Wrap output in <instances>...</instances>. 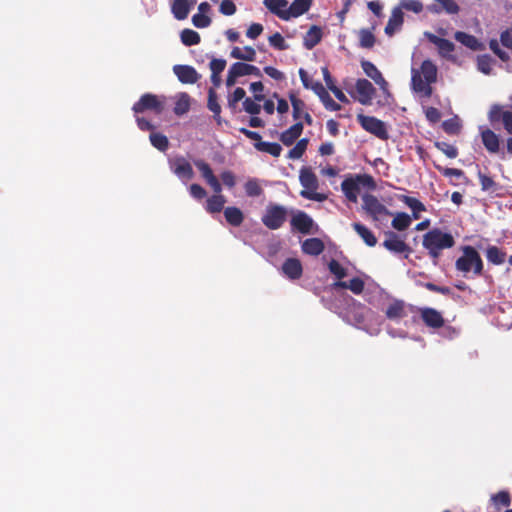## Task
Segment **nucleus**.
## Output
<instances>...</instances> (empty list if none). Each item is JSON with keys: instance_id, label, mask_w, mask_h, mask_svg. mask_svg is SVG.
I'll use <instances>...</instances> for the list:
<instances>
[{"instance_id": "nucleus-1", "label": "nucleus", "mask_w": 512, "mask_h": 512, "mask_svg": "<svg viewBox=\"0 0 512 512\" xmlns=\"http://www.w3.org/2000/svg\"><path fill=\"white\" fill-rule=\"evenodd\" d=\"M462 255L455 262V269L465 278L482 276L484 263L479 252L470 245L460 247Z\"/></svg>"}, {"instance_id": "nucleus-2", "label": "nucleus", "mask_w": 512, "mask_h": 512, "mask_svg": "<svg viewBox=\"0 0 512 512\" xmlns=\"http://www.w3.org/2000/svg\"><path fill=\"white\" fill-rule=\"evenodd\" d=\"M437 66L429 59L424 60L420 70L412 69L411 86L413 91L422 93L425 97H431V84L437 81Z\"/></svg>"}, {"instance_id": "nucleus-3", "label": "nucleus", "mask_w": 512, "mask_h": 512, "mask_svg": "<svg viewBox=\"0 0 512 512\" xmlns=\"http://www.w3.org/2000/svg\"><path fill=\"white\" fill-rule=\"evenodd\" d=\"M422 245L431 258L438 259L444 249L455 245V239L451 233L433 228L423 235Z\"/></svg>"}, {"instance_id": "nucleus-4", "label": "nucleus", "mask_w": 512, "mask_h": 512, "mask_svg": "<svg viewBox=\"0 0 512 512\" xmlns=\"http://www.w3.org/2000/svg\"><path fill=\"white\" fill-rule=\"evenodd\" d=\"M361 186L373 190L376 188V183L374 178L369 174H358L354 177L351 176L345 178L341 183L342 192L345 197L353 203H356L358 200V194Z\"/></svg>"}, {"instance_id": "nucleus-5", "label": "nucleus", "mask_w": 512, "mask_h": 512, "mask_svg": "<svg viewBox=\"0 0 512 512\" xmlns=\"http://www.w3.org/2000/svg\"><path fill=\"white\" fill-rule=\"evenodd\" d=\"M300 183L305 188L300 192V195L309 200L321 202L326 199V196L321 193H317L318 179L315 173L310 168H302L300 170Z\"/></svg>"}, {"instance_id": "nucleus-6", "label": "nucleus", "mask_w": 512, "mask_h": 512, "mask_svg": "<svg viewBox=\"0 0 512 512\" xmlns=\"http://www.w3.org/2000/svg\"><path fill=\"white\" fill-rule=\"evenodd\" d=\"M165 96H158L152 93L143 94L140 99L134 103L132 110L134 113L139 114L145 111H152L160 115L165 109Z\"/></svg>"}, {"instance_id": "nucleus-7", "label": "nucleus", "mask_w": 512, "mask_h": 512, "mask_svg": "<svg viewBox=\"0 0 512 512\" xmlns=\"http://www.w3.org/2000/svg\"><path fill=\"white\" fill-rule=\"evenodd\" d=\"M288 211L284 206L269 204L262 216V223L270 230H277L282 227L287 219Z\"/></svg>"}, {"instance_id": "nucleus-8", "label": "nucleus", "mask_w": 512, "mask_h": 512, "mask_svg": "<svg viewBox=\"0 0 512 512\" xmlns=\"http://www.w3.org/2000/svg\"><path fill=\"white\" fill-rule=\"evenodd\" d=\"M357 121L365 131L373 134L377 138L381 140H387L389 138L385 123L382 120L374 116L358 114Z\"/></svg>"}, {"instance_id": "nucleus-9", "label": "nucleus", "mask_w": 512, "mask_h": 512, "mask_svg": "<svg viewBox=\"0 0 512 512\" xmlns=\"http://www.w3.org/2000/svg\"><path fill=\"white\" fill-rule=\"evenodd\" d=\"M386 239L383 241V246L393 254L404 255L407 259L412 252L411 247L395 232L388 231L385 233Z\"/></svg>"}, {"instance_id": "nucleus-10", "label": "nucleus", "mask_w": 512, "mask_h": 512, "mask_svg": "<svg viewBox=\"0 0 512 512\" xmlns=\"http://www.w3.org/2000/svg\"><path fill=\"white\" fill-rule=\"evenodd\" d=\"M363 205L362 208L365 212L374 220H379L380 215H390V211L385 205H383L376 196L371 194H365L362 197Z\"/></svg>"}, {"instance_id": "nucleus-11", "label": "nucleus", "mask_w": 512, "mask_h": 512, "mask_svg": "<svg viewBox=\"0 0 512 512\" xmlns=\"http://www.w3.org/2000/svg\"><path fill=\"white\" fill-rule=\"evenodd\" d=\"M424 36L430 43L434 44L437 47L438 53L441 57L446 59L453 58V56L451 55V53L455 50V45L453 42L445 38L439 37L431 32H425Z\"/></svg>"}, {"instance_id": "nucleus-12", "label": "nucleus", "mask_w": 512, "mask_h": 512, "mask_svg": "<svg viewBox=\"0 0 512 512\" xmlns=\"http://www.w3.org/2000/svg\"><path fill=\"white\" fill-rule=\"evenodd\" d=\"M173 72L183 84H195L201 77L196 69L189 65H175Z\"/></svg>"}, {"instance_id": "nucleus-13", "label": "nucleus", "mask_w": 512, "mask_h": 512, "mask_svg": "<svg viewBox=\"0 0 512 512\" xmlns=\"http://www.w3.org/2000/svg\"><path fill=\"white\" fill-rule=\"evenodd\" d=\"M196 167L201 172L202 177L206 180V182L210 185L214 193H221L222 186L219 182L218 178L214 175L211 167L208 163L203 160L195 161Z\"/></svg>"}, {"instance_id": "nucleus-14", "label": "nucleus", "mask_w": 512, "mask_h": 512, "mask_svg": "<svg viewBox=\"0 0 512 512\" xmlns=\"http://www.w3.org/2000/svg\"><path fill=\"white\" fill-rule=\"evenodd\" d=\"M355 87L359 95L358 101L362 105H370L376 92L372 83L367 79H358Z\"/></svg>"}, {"instance_id": "nucleus-15", "label": "nucleus", "mask_w": 512, "mask_h": 512, "mask_svg": "<svg viewBox=\"0 0 512 512\" xmlns=\"http://www.w3.org/2000/svg\"><path fill=\"white\" fill-rule=\"evenodd\" d=\"M170 168L179 178L190 180L194 176L191 164L184 157H177L170 163Z\"/></svg>"}, {"instance_id": "nucleus-16", "label": "nucleus", "mask_w": 512, "mask_h": 512, "mask_svg": "<svg viewBox=\"0 0 512 512\" xmlns=\"http://www.w3.org/2000/svg\"><path fill=\"white\" fill-rule=\"evenodd\" d=\"M282 273L290 280H298L302 277L303 267L299 259L287 258L282 264Z\"/></svg>"}, {"instance_id": "nucleus-17", "label": "nucleus", "mask_w": 512, "mask_h": 512, "mask_svg": "<svg viewBox=\"0 0 512 512\" xmlns=\"http://www.w3.org/2000/svg\"><path fill=\"white\" fill-rule=\"evenodd\" d=\"M291 226L302 234H310L313 227L312 218L305 212L299 211L291 219Z\"/></svg>"}, {"instance_id": "nucleus-18", "label": "nucleus", "mask_w": 512, "mask_h": 512, "mask_svg": "<svg viewBox=\"0 0 512 512\" xmlns=\"http://www.w3.org/2000/svg\"><path fill=\"white\" fill-rule=\"evenodd\" d=\"M361 67L365 74L370 77L383 91L387 90L388 83L382 76L378 68L370 61L364 60L361 62Z\"/></svg>"}, {"instance_id": "nucleus-19", "label": "nucleus", "mask_w": 512, "mask_h": 512, "mask_svg": "<svg viewBox=\"0 0 512 512\" xmlns=\"http://www.w3.org/2000/svg\"><path fill=\"white\" fill-rule=\"evenodd\" d=\"M265 7L281 20L288 21V1L287 0H264Z\"/></svg>"}, {"instance_id": "nucleus-20", "label": "nucleus", "mask_w": 512, "mask_h": 512, "mask_svg": "<svg viewBox=\"0 0 512 512\" xmlns=\"http://www.w3.org/2000/svg\"><path fill=\"white\" fill-rule=\"evenodd\" d=\"M421 318L426 326L431 328H441L444 325V318L439 311L434 308H424L421 310Z\"/></svg>"}, {"instance_id": "nucleus-21", "label": "nucleus", "mask_w": 512, "mask_h": 512, "mask_svg": "<svg viewBox=\"0 0 512 512\" xmlns=\"http://www.w3.org/2000/svg\"><path fill=\"white\" fill-rule=\"evenodd\" d=\"M404 23V13L399 7L392 10L388 23L385 26V34L393 36L395 32L399 31Z\"/></svg>"}, {"instance_id": "nucleus-22", "label": "nucleus", "mask_w": 512, "mask_h": 512, "mask_svg": "<svg viewBox=\"0 0 512 512\" xmlns=\"http://www.w3.org/2000/svg\"><path fill=\"white\" fill-rule=\"evenodd\" d=\"M385 315L389 320L398 321L407 316L405 302L395 299L386 308Z\"/></svg>"}, {"instance_id": "nucleus-23", "label": "nucleus", "mask_w": 512, "mask_h": 512, "mask_svg": "<svg viewBox=\"0 0 512 512\" xmlns=\"http://www.w3.org/2000/svg\"><path fill=\"white\" fill-rule=\"evenodd\" d=\"M196 4V0H174L171 11L177 20H184L188 17L190 9Z\"/></svg>"}, {"instance_id": "nucleus-24", "label": "nucleus", "mask_w": 512, "mask_h": 512, "mask_svg": "<svg viewBox=\"0 0 512 512\" xmlns=\"http://www.w3.org/2000/svg\"><path fill=\"white\" fill-rule=\"evenodd\" d=\"M303 129V123L299 121L296 122L280 134V141L285 146H291L301 136Z\"/></svg>"}, {"instance_id": "nucleus-25", "label": "nucleus", "mask_w": 512, "mask_h": 512, "mask_svg": "<svg viewBox=\"0 0 512 512\" xmlns=\"http://www.w3.org/2000/svg\"><path fill=\"white\" fill-rule=\"evenodd\" d=\"M322 37V28L317 25H312L303 37V46L307 50H311L320 43Z\"/></svg>"}, {"instance_id": "nucleus-26", "label": "nucleus", "mask_w": 512, "mask_h": 512, "mask_svg": "<svg viewBox=\"0 0 512 512\" xmlns=\"http://www.w3.org/2000/svg\"><path fill=\"white\" fill-rule=\"evenodd\" d=\"M456 41L473 51H481L484 49L483 44L473 35L466 32L457 31L454 34Z\"/></svg>"}, {"instance_id": "nucleus-27", "label": "nucleus", "mask_w": 512, "mask_h": 512, "mask_svg": "<svg viewBox=\"0 0 512 512\" xmlns=\"http://www.w3.org/2000/svg\"><path fill=\"white\" fill-rule=\"evenodd\" d=\"M482 143L489 153L495 154L499 151V138L495 132L486 129L481 132Z\"/></svg>"}, {"instance_id": "nucleus-28", "label": "nucleus", "mask_w": 512, "mask_h": 512, "mask_svg": "<svg viewBox=\"0 0 512 512\" xmlns=\"http://www.w3.org/2000/svg\"><path fill=\"white\" fill-rule=\"evenodd\" d=\"M313 0H294L290 6H288L289 20L291 18H297L305 14L311 8Z\"/></svg>"}, {"instance_id": "nucleus-29", "label": "nucleus", "mask_w": 512, "mask_h": 512, "mask_svg": "<svg viewBox=\"0 0 512 512\" xmlns=\"http://www.w3.org/2000/svg\"><path fill=\"white\" fill-rule=\"evenodd\" d=\"M355 232L361 237L364 243L369 247H374L377 244V238L374 233L367 228L364 224L355 222L352 224Z\"/></svg>"}, {"instance_id": "nucleus-30", "label": "nucleus", "mask_w": 512, "mask_h": 512, "mask_svg": "<svg viewBox=\"0 0 512 512\" xmlns=\"http://www.w3.org/2000/svg\"><path fill=\"white\" fill-rule=\"evenodd\" d=\"M324 243L319 238H308L302 243V250L305 254L318 256L324 251Z\"/></svg>"}, {"instance_id": "nucleus-31", "label": "nucleus", "mask_w": 512, "mask_h": 512, "mask_svg": "<svg viewBox=\"0 0 512 512\" xmlns=\"http://www.w3.org/2000/svg\"><path fill=\"white\" fill-rule=\"evenodd\" d=\"M364 286V281L359 277H354L349 282L337 281L333 284L334 288L349 289L356 295H359L363 292Z\"/></svg>"}, {"instance_id": "nucleus-32", "label": "nucleus", "mask_w": 512, "mask_h": 512, "mask_svg": "<svg viewBox=\"0 0 512 512\" xmlns=\"http://www.w3.org/2000/svg\"><path fill=\"white\" fill-rule=\"evenodd\" d=\"M224 217L228 224L239 227L244 221L243 212L235 206H229L224 209Z\"/></svg>"}, {"instance_id": "nucleus-33", "label": "nucleus", "mask_w": 512, "mask_h": 512, "mask_svg": "<svg viewBox=\"0 0 512 512\" xmlns=\"http://www.w3.org/2000/svg\"><path fill=\"white\" fill-rule=\"evenodd\" d=\"M226 199L221 193H215L206 200L205 210L210 213H219L224 209Z\"/></svg>"}, {"instance_id": "nucleus-34", "label": "nucleus", "mask_w": 512, "mask_h": 512, "mask_svg": "<svg viewBox=\"0 0 512 512\" xmlns=\"http://www.w3.org/2000/svg\"><path fill=\"white\" fill-rule=\"evenodd\" d=\"M398 199L412 210V216L414 219H418L420 217L419 213L426 210L424 204L417 198L407 195H400L398 196Z\"/></svg>"}, {"instance_id": "nucleus-35", "label": "nucleus", "mask_w": 512, "mask_h": 512, "mask_svg": "<svg viewBox=\"0 0 512 512\" xmlns=\"http://www.w3.org/2000/svg\"><path fill=\"white\" fill-rule=\"evenodd\" d=\"M230 56L238 60L255 61L256 51L251 46H245L243 49L236 46L232 48Z\"/></svg>"}, {"instance_id": "nucleus-36", "label": "nucleus", "mask_w": 512, "mask_h": 512, "mask_svg": "<svg viewBox=\"0 0 512 512\" xmlns=\"http://www.w3.org/2000/svg\"><path fill=\"white\" fill-rule=\"evenodd\" d=\"M486 258L494 265H501L505 262L506 253L495 245H489L486 249Z\"/></svg>"}, {"instance_id": "nucleus-37", "label": "nucleus", "mask_w": 512, "mask_h": 512, "mask_svg": "<svg viewBox=\"0 0 512 512\" xmlns=\"http://www.w3.org/2000/svg\"><path fill=\"white\" fill-rule=\"evenodd\" d=\"M254 147L256 150L268 153L274 157H279L282 152V147L276 142H255Z\"/></svg>"}, {"instance_id": "nucleus-38", "label": "nucleus", "mask_w": 512, "mask_h": 512, "mask_svg": "<svg viewBox=\"0 0 512 512\" xmlns=\"http://www.w3.org/2000/svg\"><path fill=\"white\" fill-rule=\"evenodd\" d=\"M236 72L240 77L246 75H254L256 77H261L262 73L260 69L254 65L243 63V62H235L232 64Z\"/></svg>"}, {"instance_id": "nucleus-39", "label": "nucleus", "mask_w": 512, "mask_h": 512, "mask_svg": "<svg viewBox=\"0 0 512 512\" xmlns=\"http://www.w3.org/2000/svg\"><path fill=\"white\" fill-rule=\"evenodd\" d=\"M190 96L185 93H179L174 106V113L178 116L186 114L190 109Z\"/></svg>"}, {"instance_id": "nucleus-40", "label": "nucleus", "mask_w": 512, "mask_h": 512, "mask_svg": "<svg viewBox=\"0 0 512 512\" xmlns=\"http://www.w3.org/2000/svg\"><path fill=\"white\" fill-rule=\"evenodd\" d=\"M207 107L211 112H213L215 120L220 122L221 106L218 103L217 93L213 87L208 90Z\"/></svg>"}, {"instance_id": "nucleus-41", "label": "nucleus", "mask_w": 512, "mask_h": 512, "mask_svg": "<svg viewBox=\"0 0 512 512\" xmlns=\"http://www.w3.org/2000/svg\"><path fill=\"white\" fill-rule=\"evenodd\" d=\"M392 227L398 231L406 230L411 224V217L405 212H399L392 220Z\"/></svg>"}, {"instance_id": "nucleus-42", "label": "nucleus", "mask_w": 512, "mask_h": 512, "mask_svg": "<svg viewBox=\"0 0 512 512\" xmlns=\"http://www.w3.org/2000/svg\"><path fill=\"white\" fill-rule=\"evenodd\" d=\"M289 99L292 105V115L294 120H298L302 117L303 113L305 112V102L301 99H299L294 93L289 94Z\"/></svg>"}, {"instance_id": "nucleus-43", "label": "nucleus", "mask_w": 512, "mask_h": 512, "mask_svg": "<svg viewBox=\"0 0 512 512\" xmlns=\"http://www.w3.org/2000/svg\"><path fill=\"white\" fill-rule=\"evenodd\" d=\"M246 92L243 88L237 87L232 94H230L227 98L228 108L235 112L237 109L238 102L244 100L246 97Z\"/></svg>"}, {"instance_id": "nucleus-44", "label": "nucleus", "mask_w": 512, "mask_h": 512, "mask_svg": "<svg viewBox=\"0 0 512 512\" xmlns=\"http://www.w3.org/2000/svg\"><path fill=\"white\" fill-rule=\"evenodd\" d=\"M181 41L186 46L197 45L200 43V35L192 29H184L181 34Z\"/></svg>"}, {"instance_id": "nucleus-45", "label": "nucleus", "mask_w": 512, "mask_h": 512, "mask_svg": "<svg viewBox=\"0 0 512 512\" xmlns=\"http://www.w3.org/2000/svg\"><path fill=\"white\" fill-rule=\"evenodd\" d=\"M376 38L374 34L368 29H361L359 31V45L361 48L370 49L375 45Z\"/></svg>"}, {"instance_id": "nucleus-46", "label": "nucleus", "mask_w": 512, "mask_h": 512, "mask_svg": "<svg viewBox=\"0 0 512 512\" xmlns=\"http://www.w3.org/2000/svg\"><path fill=\"white\" fill-rule=\"evenodd\" d=\"M440 4L441 9L432 8L431 11L439 13L444 10L448 14H457L460 10L459 5L454 0H435Z\"/></svg>"}, {"instance_id": "nucleus-47", "label": "nucleus", "mask_w": 512, "mask_h": 512, "mask_svg": "<svg viewBox=\"0 0 512 512\" xmlns=\"http://www.w3.org/2000/svg\"><path fill=\"white\" fill-rule=\"evenodd\" d=\"M151 144L159 151H166L169 146L168 138L161 133H151L150 136Z\"/></svg>"}, {"instance_id": "nucleus-48", "label": "nucleus", "mask_w": 512, "mask_h": 512, "mask_svg": "<svg viewBox=\"0 0 512 512\" xmlns=\"http://www.w3.org/2000/svg\"><path fill=\"white\" fill-rule=\"evenodd\" d=\"M309 140L307 138L300 139L295 146L288 152L289 159H299L303 156L307 149Z\"/></svg>"}, {"instance_id": "nucleus-49", "label": "nucleus", "mask_w": 512, "mask_h": 512, "mask_svg": "<svg viewBox=\"0 0 512 512\" xmlns=\"http://www.w3.org/2000/svg\"><path fill=\"white\" fill-rule=\"evenodd\" d=\"M492 64H493V59L491 58L490 55H487V54L480 55L477 58L478 70L486 75H489L491 73Z\"/></svg>"}, {"instance_id": "nucleus-50", "label": "nucleus", "mask_w": 512, "mask_h": 512, "mask_svg": "<svg viewBox=\"0 0 512 512\" xmlns=\"http://www.w3.org/2000/svg\"><path fill=\"white\" fill-rule=\"evenodd\" d=\"M260 101H257L253 98L246 97L243 100V109L246 113L250 115H258L261 112V105L259 104Z\"/></svg>"}, {"instance_id": "nucleus-51", "label": "nucleus", "mask_w": 512, "mask_h": 512, "mask_svg": "<svg viewBox=\"0 0 512 512\" xmlns=\"http://www.w3.org/2000/svg\"><path fill=\"white\" fill-rule=\"evenodd\" d=\"M435 147L450 159H454L458 156V149L447 142L437 141L435 142Z\"/></svg>"}, {"instance_id": "nucleus-52", "label": "nucleus", "mask_w": 512, "mask_h": 512, "mask_svg": "<svg viewBox=\"0 0 512 512\" xmlns=\"http://www.w3.org/2000/svg\"><path fill=\"white\" fill-rule=\"evenodd\" d=\"M244 188L247 196L249 197H258L263 193V189L256 179L248 180L245 183Z\"/></svg>"}, {"instance_id": "nucleus-53", "label": "nucleus", "mask_w": 512, "mask_h": 512, "mask_svg": "<svg viewBox=\"0 0 512 512\" xmlns=\"http://www.w3.org/2000/svg\"><path fill=\"white\" fill-rule=\"evenodd\" d=\"M478 177L483 191L494 192L496 190L497 184L490 176L479 172Z\"/></svg>"}, {"instance_id": "nucleus-54", "label": "nucleus", "mask_w": 512, "mask_h": 512, "mask_svg": "<svg viewBox=\"0 0 512 512\" xmlns=\"http://www.w3.org/2000/svg\"><path fill=\"white\" fill-rule=\"evenodd\" d=\"M268 40L269 44L277 50L282 51L287 50L289 48L284 37L279 32H276L273 35H271Z\"/></svg>"}, {"instance_id": "nucleus-55", "label": "nucleus", "mask_w": 512, "mask_h": 512, "mask_svg": "<svg viewBox=\"0 0 512 512\" xmlns=\"http://www.w3.org/2000/svg\"><path fill=\"white\" fill-rule=\"evenodd\" d=\"M399 8L418 14L422 12L423 4L419 0H401Z\"/></svg>"}, {"instance_id": "nucleus-56", "label": "nucleus", "mask_w": 512, "mask_h": 512, "mask_svg": "<svg viewBox=\"0 0 512 512\" xmlns=\"http://www.w3.org/2000/svg\"><path fill=\"white\" fill-rule=\"evenodd\" d=\"M328 268L329 271L339 279V281L347 275V270L335 259H332L329 262Z\"/></svg>"}, {"instance_id": "nucleus-57", "label": "nucleus", "mask_w": 512, "mask_h": 512, "mask_svg": "<svg viewBox=\"0 0 512 512\" xmlns=\"http://www.w3.org/2000/svg\"><path fill=\"white\" fill-rule=\"evenodd\" d=\"M492 500L495 505H501L508 507L511 504V497L507 491H500L492 496Z\"/></svg>"}, {"instance_id": "nucleus-58", "label": "nucleus", "mask_w": 512, "mask_h": 512, "mask_svg": "<svg viewBox=\"0 0 512 512\" xmlns=\"http://www.w3.org/2000/svg\"><path fill=\"white\" fill-rule=\"evenodd\" d=\"M443 130L451 135L458 134L460 132V125L456 119H448L442 124Z\"/></svg>"}, {"instance_id": "nucleus-59", "label": "nucleus", "mask_w": 512, "mask_h": 512, "mask_svg": "<svg viewBox=\"0 0 512 512\" xmlns=\"http://www.w3.org/2000/svg\"><path fill=\"white\" fill-rule=\"evenodd\" d=\"M192 23L197 28H206L211 24V18L205 14H194L192 17Z\"/></svg>"}, {"instance_id": "nucleus-60", "label": "nucleus", "mask_w": 512, "mask_h": 512, "mask_svg": "<svg viewBox=\"0 0 512 512\" xmlns=\"http://www.w3.org/2000/svg\"><path fill=\"white\" fill-rule=\"evenodd\" d=\"M489 48L493 51L495 55H497L502 61L506 62L509 60V55L507 52L502 50L499 46V43L496 39H491L489 42Z\"/></svg>"}, {"instance_id": "nucleus-61", "label": "nucleus", "mask_w": 512, "mask_h": 512, "mask_svg": "<svg viewBox=\"0 0 512 512\" xmlns=\"http://www.w3.org/2000/svg\"><path fill=\"white\" fill-rule=\"evenodd\" d=\"M190 195L196 200H202L207 196L206 190L199 184H191L189 187Z\"/></svg>"}, {"instance_id": "nucleus-62", "label": "nucleus", "mask_w": 512, "mask_h": 512, "mask_svg": "<svg viewBox=\"0 0 512 512\" xmlns=\"http://www.w3.org/2000/svg\"><path fill=\"white\" fill-rule=\"evenodd\" d=\"M226 64L227 62L225 59L213 58L209 63L211 73L221 74L224 71Z\"/></svg>"}, {"instance_id": "nucleus-63", "label": "nucleus", "mask_w": 512, "mask_h": 512, "mask_svg": "<svg viewBox=\"0 0 512 512\" xmlns=\"http://www.w3.org/2000/svg\"><path fill=\"white\" fill-rule=\"evenodd\" d=\"M250 90L254 93V99L257 101H263L265 96L263 94L264 85L261 81L252 82L250 84Z\"/></svg>"}, {"instance_id": "nucleus-64", "label": "nucleus", "mask_w": 512, "mask_h": 512, "mask_svg": "<svg viewBox=\"0 0 512 512\" xmlns=\"http://www.w3.org/2000/svg\"><path fill=\"white\" fill-rule=\"evenodd\" d=\"M220 13L226 16H231L236 12V5L231 0H223L219 7Z\"/></svg>"}]
</instances>
